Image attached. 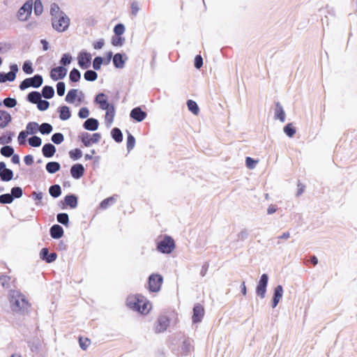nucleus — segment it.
I'll use <instances>...</instances> for the list:
<instances>
[{"label":"nucleus","instance_id":"nucleus-1","mask_svg":"<svg viewBox=\"0 0 357 357\" xmlns=\"http://www.w3.org/2000/svg\"><path fill=\"white\" fill-rule=\"evenodd\" d=\"M9 302L11 310L17 314H28L31 304L27 298L17 290H11L9 294Z\"/></svg>","mask_w":357,"mask_h":357},{"label":"nucleus","instance_id":"nucleus-2","mask_svg":"<svg viewBox=\"0 0 357 357\" xmlns=\"http://www.w3.org/2000/svg\"><path fill=\"white\" fill-rule=\"evenodd\" d=\"M50 15L52 25L55 31L61 33L68 29L70 20L56 3H53L50 6Z\"/></svg>","mask_w":357,"mask_h":357},{"label":"nucleus","instance_id":"nucleus-3","mask_svg":"<svg viewBox=\"0 0 357 357\" xmlns=\"http://www.w3.org/2000/svg\"><path fill=\"white\" fill-rule=\"evenodd\" d=\"M94 102L98 104L100 108L106 110L105 123L107 127L111 126L115 116V107L108 102L107 96L104 93H100L95 97Z\"/></svg>","mask_w":357,"mask_h":357},{"label":"nucleus","instance_id":"nucleus-4","mask_svg":"<svg viewBox=\"0 0 357 357\" xmlns=\"http://www.w3.org/2000/svg\"><path fill=\"white\" fill-rule=\"evenodd\" d=\"M127 305L130 309L142 314H147L151 307V303L144 296L140 294L128 297L127 299Z\"/></svg>","mask_w":357,"mask_h":357},{"label":"nucleus","instance_id":"nucleus-5","mask_svg":"<svg viewBox=\"0 0 357 357\" xmlns=\"http://www.w3.org/2000/svg\"><path fill=\"white\" fill-rule=\"evenodd\" d=\"M156 244L157 250L162 254H170L175 248L174 239L168 235H165L161 240L158 241Z\"/></svg>","mask_w":357,"mask_h":357},{"label":"nucleus","instance_id":"nucleus-6","mask_svg":"<svg viewBox=\"0 0 357 357\" xmlns=\"http://www.w3.org/2000/svg\"><path fill=\"white\" fill-rule=\"evenodd\" d=\"M43 83L42 75L36 74L31 77L24 79L20 84V90L24 91L29 87L39 88Z\"/></svg>","mask_w":357,"mask_h":357},{"label":"nucleus","instance_id":"nucleus-7","mask_svg":"<svg viewBox=\"0 0 357 357\" xmlns=\"http://www.w3.org/2000/svg\"><path fill=\"white\" fill-rule=\"evenodd\" d=\"M163 278L161 275L153 273L149 278V289L150 291L158 292L160 290Z\"/></svg>","mask_w":357,"mask_h":357},{"label":"nucleus","instance_id":"nucleus-8","mask_svg":"<svg viewBox=\"0 0 357 357\" xmlns=\"http://www.w3.org/2000/svg\"><path fill=\"white\" fill-rule=\"evenodd\" d=\"M32 8V1H26L17 11V19L20 21L27 20L31 14Z\"/></svg>","mask_w":357,"mask_h":357},{"label":"nucleus","instance_id":"nucleus-9","mask_svg":"<svg viewBox=\"0 0 357 357\" xmlns=\"http://www.w3.org/2000/svg\"><path fill=\"white\" fill-rule=\"evenodd\" d=\"M268 282V276L266 273L261 275L256 287V294L261 298H264L266 293V287Z\"/></svg>","mask_w":357,"mask_h":357},{"label":"nucleus","instance_id":"nucleus-10","mask_svg":"<svg viewBox=\"0 0 357 357\" xmlns=\"http://www.w3.org/2000/svg\"><path fill=\"white\" fill-rule=\"evenodd\" d=\"M78 197L74 194L67 195L63 201L59 202V206L62 209L69 206L70 208H75L77 206Z\"/></svg>","mask_w":357,"mask_h":357},{"label":"nucleus","instance_id":"nucleus-11","mask_svg":"<svg viewBox=\"0 0 357 357\" xmlns=\"http://www.w3.org/2000/svg\"><path fill=\"white\" fill-rule=\"evenodd\" d=\"M169 325V317L166 315H161L158 318L155 324L154 331L156 333H162L167 330Z\"/></svg>","mask_w":357,"mask_h":357},{"label":"nucleus","instance_id":"nucleus-12","mask_svg":"<svg viewBox=\"0 0 357 357\" xmlns=\"http://www.w3.org/2000/svg\"><path fill=\"white\" fill-rule=\"evenodd\" d=\"M78 65L82 69H87L91 66V55L85 52H81L77 56Z\"/></svg>","mask_w":357,"mask_h":357},{"label":"nucleus","instance_id":"nucleus-13","mask_svg":"<svg viewBox=\"0 0 357 357\" xmlns=\"http://www.w3.org/2000/svg\"><path fill=\"white\" fill-rule=\"evenodd\" d=\"M13 178V172L12 169L6 168L4 162H0V179L3 182H8Z\"/></svg>","mask_w":357,"mask_h":357},{"label":"nucleus","instance_id":"nucleus-14","mask_svg":"<svg viewBox=\"0 0 357 357\" xmlns=\"http://www.w3.org/2000/svg\"><path fill=\"white\" fill-rule=\"evenodd\" d=\"M67 74V69L62 66L53 68L50 71V77L54 81L63 79Z\"/></svg>","mask_w":357,"mask_h":357},{"label":"nucleus","instance_id":"nucleus-15","mask_svg":"<svg viewBox=\"0 0 357 357\" xmlns=\"http://www.w3.org/2000/svg\"><path fill=\"white\" fill-rule=\"evenodd\" d=\"M192 312H193L192 317V322L194 324L201 322L204 317V307L199 303H196L194 305Z\"/></svg>","mask_w":357,"mask_h":357},{"label":"nucleus","instance_id":"nucleus-16","mask_svg":"<svg viewBox=\"0 0 357 357\" xmlns=\"http://www.w3.org/2000/svg\"><path fill=\"white\" fill-rule=\"evenodd\" d=\"M147 116L146 112L143 111L140 107L133 108L130 113V117L137 122H142Z\"/></svg>","mask_w":357,"mask_h":357},{"label":"nucleus","instance_id":"nucleus-17","mask_svg":"<svg viewBox=\"0 0 357 357\" xmlns=\"http://www.w3.org/2000/svg\"><path fill=\"white\" fill-rule=\"evenodd\" d=\"M128 60L126 54L116 53L113 56V64L116 68L122 69L125 66V63Z\"/></svg>","mask_w":357,"mask_h":357},{"label":"nucleus","instance_id":"nucleus-18","mask_svg":"<svg viewBox=\"0 0 357 357\" xmlns=\"http://www.w3.org/2000/svg\"><path fill=\"white\" fill-rule=\"evenodd\" d=\"M40 257L47 263H52L56 259L57 255L56 252L50 253L48 248H43L40 252Z\"/></svg>","mask_w":357,"mask_h":357},{"label":"nucleus","instance_id":"nucleus-19","mask_svg":"<svg viewBox=\"0 0 357 357\" xmlns=\"http://www.w3.org/2000/svg\"><path fill=\"white\" fill-rule=\"evenodd\" d=\"M84 174V167L83 165L77 163L70 168V174L75 179L80 178Z\"/></svg>","mask_w":357,"mask_h":357},{"label":"nucleus","instance_id":"nucleus-20","mask_svg":"<svg viewBox=\"0 0 357 357\" xmlns=\"http://www.w3.org/2000/svg\"><path fill=\"white\" fill-rule=\"evenodd\" d=\"M283 295V288L282 285H278L274 289L273 296L272 300V307L275 308L279 303Z\"/></svg>","mask_w":357,"mask_h":357},{"label":"nucleus","instance_id":"nucleus-21","mask_svg":"<svg viewBox=\"0 0 357 357\" xmlns=\"http://www.w3.org/2000/svg\"><path fill=\"white\" fill-rule=\"evenodd\" d=\"M274 118L279 119L281 122H284L286 114L282 105L279 102L275 103Z\"/></svg>","mask_w":357,"mask_h":357},{"label":"nucleus","instance_id":"nucleus-22","mask_svg":"<svg viewBox=\"0 0 357 357\" xmlns=\"http://www.w3.org/2000/svg\"><path fill=\"white\" fill-rule=\"evenodd\" d=\"M99 122L96 119L89 118L83 123V128L89 131H95L98 128Z\"/></svg>","mask_w":357,"mask_h":357},{"label":"nucleus","instance_id":"nucleus-23","mask_svg":"<svg viewBox=\"0 0 357 357\" xmlns=\"http://www.w3.org/2000/svg\"><path fill=\"white\" fill-rule=\"evenodd\" d=\"M63 229L59 225H54L50 229V234L52 238L59 239L63 236Z\"/></svg>","mask_w":357,"mask_h":357},{"label":"nucleus","instance_id":"nucleus-24","mask_svg":"<svg viewBox=\"0 0 357 357\" xmlns=\"http://www.w3.org/2000/svg\"><path fill=\"white\" fill-rule=\"evenodd\" d=\"M56 147L51 143L45 144L42 148V153L45 158H52L56 153Z\"/></svg>","mask_w":357,"mask_h":357},{"label":"nucleus","instance_id":"nucleus-25","mask_svg":"<svg viewBox=\"0 0 357 357\" xmlns=\"http://www.w3.org/2000/svg\"><path fill=\"white\" fill-rule=\"evenodd\" d=\"M11 121V115L8 112L0 110V128H6Z\"/></svg>","mask_w":357,"mask_h":357},{"label":"nucleus","instance_id":"nucleus-26","mask_svg":"<svg viewBox=\"0 0 357 357\" xmlns=\"http://www.w3.org/2000/svg\"><path fill=\"white\" fill-rule=\"evenodd\" d=\"M57 111L59 114V118L62 121H66L71 116L70 108L66 105L59 107Z\"/></svg>","mask_w":357,"mask_h":357},{"label":"nucleus","instance_id":"nucleus-27","mask_svg":"<svg viewBox=\"0 0 357 357\" xmlns=\"http://www.w3.org/2000/svg\"><path fill=\"white\" fill-rule=\"evenodd\" d=\"M42 98L41 93L36 91H33L26 96V100L32 104H37Z\"/></svg>","mask_w":357,"mask_h":357},{"label":"nucleus","instance_id":"nucleus-28","mask_svg":"<svg viewBox=\"0 0 357 357\" xmlns=\"http://www.w3.org/2000/svg\"><path fill=\"white\" fill-rule=\"evenodd\" d=\"M54 89L52 86L45 85L42 89L41 96L45 99H51L54 96Z\"/></svg>","mask_w":357,"mask_h":357},{"label":"nucleus","instance_id":"nucleus-29","mask_svg":"<svg viewBox=\"0 0 357 357\" xmlns=\"http://www.w3.org/2000/svg\"><path fill=\"white\" fill-rule=\"evenodd\" d=\"M45 168L48 173L54 174L60 170L61 165L58 162L52 161L46 164Z\"/></svg>","mask_w":357,"mask_h":357},{"label":"nucleus","instance_id":"nucleus-30","mask_svg":"<svg viewBox=\"0 0 357 357\" xmlns=\"http://www.w3.org/2000/svg\"><path fill=\"white\" fill-rule=\"evenodd\" d=\"M111 136L117 143H120L123 141V133L119 128H112L111 130Z\"/></svg>","mask_w":357,"mask_h":357},{"label":"nucleus","instance_id":"nucleus-31","mask_svg":"<svg viewBox=\"0 0 357 357\" xmlns=\"http://www.w3.org/2000/svg\"><path fill=\"white\" fill-rule=\"evenodd\" d=\"M78 137L84 146L89 147L92 144L90 140L91 134L89 132H83L79 135Z\"/></svg>","mask_w":357,"mask_h":357},{"label":"nucleus","instance_id":"nucleus-32","mask_svg":"<svg viewBox=\"0 0 357 357\" xmlns=\"http://www.w3.org/2000/svg\"><path fill=\"white\" fill-rule=\"evenodd\" d=\"M61 192V188L59 184L52 185L49 188V193L53 198L59 197Z\"/></svg>","mask_w":357,"mask_h":357},{"label":"nucleus","instance_id":"nucleus-33","mask_svg":"<svg viewBox=\"0 0 357 357\" xmlns=\"http://www.w3.org/2000/svg\"><path fill=\"white\" fill-rule=\"evenodd\" d=\"M39 131V125L36 122H29L26 126V132L28 135H33Z\"/></svg>","mask_w":357,"mask_h":357},{"label":"nucleus","instance_id":"nucleus-34","mask_svg":"<svg viewBox=\"0 0 357 357\" xmlns=\"http://www.w3.org/2000/svg\"><path fill=\"white\" fill-rule=\"evenodd\" d=\"M77 93H78V90L77 89H70L66 98H65V100L68 102V103H70V104H73L75 102V99L77 96Z\"/></svg>","mask_w":357,"mask_h":357},{"label":"nucleus","instance_id":"nucleus-35","mask_svg":"<svg viewBox=\"0 0 357 357\" xmlns=\"http://www.w3.org/2000/svg\"><path fill=\"white\" fill-rule=\"evenodd\" d=\"M14 149L11 146L5 145L2 146L0 149V153L6 158H9L12 156L14 153Z\"/></svg>","mask_w":357,"mask_h":357},{"label":"nucleus","instance_id":"nucleus-36","mask_svg":"<svg viewBox=\"0 0 357 357\" xmlns=\"http://www.w3.org/2000/svg\"><path fill=\"white\" fill-rule=\"evenodd\" d=\"M53 130V127L51 124L48 123H43L39 125V132L42 135H49Z\"/></svg>","mask_w":357,"mask_h":357},{"label":"nucleus","instance_id":"nucleus-37","mask_svg":"<svg viewBox=\"0 0 357 357\" xmlns=\"http://www.w3.org/2000/svg\"><path fill=\"white\" fill-rule=\"evenodd\" d=\"M81 78L80 72L75 68H73L69 74V79L71 82H77Z\"/></svg>","mask_w":357,"mask_h":357},{"label":"nucleus","instance_id":"nucleus-38","mask_svg":"<svg viewBox=\"0 0 357 357\" xmlns=\"http://www.w3.org/2000/svg\"><path fill=\"white\" fill-rule=\"evenodd\" d=\"M84 77L86 81L93 82L97 79L98 74L93 70H87L84 74Z\"/></svg>","mask_w":357,"mask_h":357},{"label":"nucleus","instance_id":"nucleus-39","mask_svg":"<svg viewBox=\"0 0 357 357\" xmlns=\"http://www.w3.org/2000/svg\"><path fill=\"white\" fill-rule=\"evenodd\" d=\"M116 202V199L114 197H109L103 199L100 204V208L102 209H106L109 206L114 204Z\"/></svg>","mask_w":357,"mask_h":357},{"label":"nucleus","instance_id":"nucleus-40","mask_svg":"<svg viewBox=\"0 0 357 357\" xmlns=\"http://www.w3.org/2000/svg\"><path fill=\"white\" fill-rule=\"evenodd\" d=\"M58 222L63 225L68 226L69 223V216L66 213H60L56 215Z\"/></svg>","mask_w":357,"mask_h":357},{"label":"nucleus","instance_id":"nucleus-41","mask_svg":"<svg viewBox=\"0 0 357 357\" xmlns=\"http://www.w3.org/2000/svg\"><path fill=\"white\" fill-rule=\"evenodd\" d=\"M187 106L188 109L194 114H197L199 112V108L197 102L192 100L187 101Z\"/></svg>","mask_w":357,"mask_h":357},{"label":"nucleus","instance_id":"nucleus-42","mask_svg":"<svg viewBox=\"0 0 357 357\" xmlns=\"http://www.w3.org/2000/svg\"><path fill=\"white\" fill-rule=\"evenodd\" d=\"M13 200L20 198L23 195V190L21 187L15 186L11 188L10 193Z\"/></svg>","mask_w":357,"mask_h":357},{"label":"nucleus","instance_id":"nucleus-43","mask_svg":"<svg viewBox=\"0 0 357 357\" xmlns=\"http://www.w3.org/2000/svg\"><path fill=\"white\" fill-rule=\"evenodd\" d=\"M284 132L289 137H292L296 133V128L292 123H287L283 128Z\"/></svg>","mask_w":357,"mask_h":357},{"label":"nucleus","instance_id":"nucleus-44","mask_svg":"<svg viewBox=\"0 0 357 357\" xmlns=\"http://www.w3.org/2000/svg\"><path fill=\"white\" fill-rule=\"evenodd\" d=\"M17 104V100L14 98H6L3 100V105L8 108H13Z\"/></svg>","mask_w":357,"mask_h":357},{"label":"nucleus","instance_id":"nucleus-45","mask_svg":"<svg viewBox=\"0 0 357 357\" xmlns=\"http://www.w3.org/2000/svg\"><path fill=\"white\" fill-rule=\"evenodd\" d=\"M13 202V199L10 193H6L0 195V204H10Z\"/></svg>","mask_w":357,"mask_h":357},{"label":"nucleus","instance_id":"nucleus-46","mask_svg":"<svg viewBox=\"0 0 357 357\" xmlns=\"http://www.w3.org/2000/svg\"><path fill=\"white\" fill-rule=\"evenodd\" d=\"M29 144L32 147H39L42 144L41 139L38 136H32L29 139Z\"/></svg>","mask_w":357,"mask_h":357},{"label":"nucleus","instance_id":"nucleus-47","mask_svg":"<svg viewBox=\"0 0 357 357\" xmlns=\"http://www.w3.org/2000/svg\"><path fill=\"white\" fill-rule=\"evenodd\" d=\"M51 140L55 144H60L64 140V136L61 132H56L52 135Z\"/></svg>","mask_w":357,"mask_h":357},{"label":"nucleus","instance_id":"nucleus-48","mask_svg":"<svg viewBox=\"0 0 357 357\" xmlns=\"http://www.w3.org/2000/svg\"><path fill=\"white\" fill-rule=\"evenodd\" d=\"M72 59V56L68 53H66L62 55L59 63L61 65H62V66L64 67L69 65L71 63Z\"/></svg>","mask_w":357,"mask_h":357},{"label":"nucleus","instance_id":"nucleus-49","mask_svg":"<svg viewBox=\"0 0 357 357\" xmlns=\"http://www.w3.org/2000/svg\"><path fill=\"white\" fill-rule=\"evenodd\" d=\"M22 70L24 73L27 75H31L33 73V68L32 66V63L30 61H25L22 66Z\"/></svg>","mask_w":357,"mask_h":357},{"label":"nucleus","instance_id":"nucleus-50","mask_svg":"<svg viewBox=\"0 0 357 357\" xmlns=\"http://www.w3.org/2000/svg\"><path fill=\"white\" fill-rule=\"evenodd\" d=\"M69 155L70 158L73 160H77L82 157V151L79 149H75L73 150L70 151Z\"/></svg>","mask_w":357,"mask_h":357},{"label":"nucleus","instance_id":"nucleus-51","mask_svg":"<svg viewBox=\"0 0 357 357\" xmlns=\"http://www.w3.org/2000/svg\"><path fill=\"white\" fill-rule=\"evenodd\" d=\"M135 138L132 135L128 132L127 137V150L130 152L135 146Z\"/></svg>","mask_w":357,"mask_h":357},{"label":"nucleus","instance_id":"nucleus-52","mask_svg":"<svg viewBox=\"0 0 357 357\" xmlns=\"http://www.w3.org/2000/svg\"><path fill=\"white\" fill-rule=\"evenodd\" d=\"M43 11V6L40 0H36L34 2V13L36 15H40Z\"/></svg>","mask_w":357,"mask_h":357},{"label":"nucleus","instance_id":"nucleus-53","mask_svg":"<svg viewBox=\"0 0 357 357\" xmlns=\"http://www.w3.org/2000/svg\"><path fill=\"white\" fill-rule=\"evenodd\" d=\"M36 105L38 109L40 111H45L50 107V102L46 100H43L42 98Z\"/></svg>","mask_w":357,"mask_h":357},{"label":"nucleus","instance_id":"nucleus-54","mask_svg":"<svg viewBox=\"0 0 357 357\" xmlns=\"http://www.w3.org/2000/svg\"><path fill=\"white\" fill-rule=\"evenodd\" d=\"M125 39L121 36H113L112 38V44L114 46L119 47L122 46L124 43Z\"/></svg>","mask_w":357,"mask_h":357},{"label":"nucleus","instance_id":"nucleus-55","mask_svg":"<svg viewBox=\"0 0 357 357\" xmlns=\"http://www.w3.org/2000/svg\"><path fill=\"white\" fill-rule=\"evenodd\" d=\"M103 59L101 56H96L93 61V68L94 70H98L101 68V65L103 63Z\"/></svg>","mask_w":357,"mask_h":357},{"label":"nucleus","instance_id":"nucleus-56","mask_svg":"<svg viewBox=\"0 0 357 357\" xmlns=\"http://www.w3.org/2000/svg\"><path fill=\"white\" fill-rule=\"evenodd\" d=\"M13 134L11 132H8L6 135H3L0 137V144H8L12 142Z\"/></svg>","mask_w":357,"mask_h":357},{"label":"nucleus","instance_id":"nucleus-57","mask_svg":"<svg viewBox=\"0 0 357 357\" xmlns=\"http://www.w3.org/2000/svg\"><path fill=\"white\" fill-rule=\"evenodd\" d=\"M66 91V84L63 82H59L56 84V93L59 96H63Z\"/></svg>","mask_w":357,"mask_h":357},{"label":"nucleus","instance_id":"nucleus-58","mask_svg":"<svg viewBox=\"0 0 357 357\" xmlns=\"http://www.w3.org/2000/svg\"><path fill=\"white\" fill-rule=\"evenodd\" d=\"M125 31V26L121 24V23H119V24H117L115 25L114 28V32L115 33L116 36H121L123 34Z\"/></svg>","mask_w":357,"mask_h":357},{"label":"nucleus","instance_id":"nucleus-59","mask_svg":"<svg viewBox=\"0 0 357 357\" xmlns=\"http://www.w3.org/2000/svg\"><path fill=\"white\" fill-rule=\"evenodd\" d=\"M79 346H80L81 349H82L83 350H86L89 347V344L91 343V341L87 337L83 338V337H80L79 338Z\"/></svg>","mask_w":357,"mask_h":357},{"label":"nucleus","instance_id":"nucleus-60","mask_svg":"<svg viewBox=\"0 0 357 357\" xmlns=\"http://www.w3.org/2000/svg\"><path fill=\"white\" fill-rule=\"evenodd\" d=\"M28 134L24 130L21 131L19 133L17 140L20 145H24L26 144V138L27 137Z\"/></svg>","mask_w":357,"mask_h":357},{"label":"nucleus","instance_id":"nucleus-61","mask_svg":"<svg viewBox=\"0 0 357 357\" xmlns=\"http://www.w3.org/2000/svg\"><path fill=\"white\" fill-rule=\"evenodd\" d=\"M249 235V232L246 229H242L238 234H237V240L238 241H245L248 238Z\"/></svg>","mask_w":357,"mask_h":357},{"label":"nucleus","instance_id":"nucleus-62","mask_svg":"<svg viewBox=\"0 0 357 357\" xmlns=\"http://www.w3.org/2000/svg\"><path fill=\"white\" fill-rule=\"evenodd\" d=\"M43 192H33L32 194H31V197L32 198L37 201V202L36 203V205H40V202H41V200L43 199Z\"/></svg>","mask_w":357,"mask_h":357},{"label":"nucleus","instance_id":"nucleus-63","mask_svg":"<svg viewBox=\"0 0 357 357\" xmlns=\"http://www.w3.org/2000/svg\"><path fill=\"white\" fill-rule=\"evenodd\" d=\"M89 115V110L87 107H82L78 112V116L80 119H86Z\"/></svg>","mask_w":357,"mask_h":357},{"label":"nucleus","instance_id":"nucleus-64","mask_svg":"<svg viewBox=\"0 0 357 357\" xmlns=\"http://www.w3.org/2000/svg\"><path fill=\"white\" fill-rule=\"evenodd\" d=\"M257 163V161L250 157H247L245 158V164L247 167L249 169H254Z\"/></svg>","mask_w":357,"mask_h":357}]
</instances>
